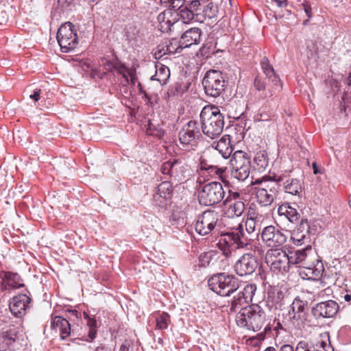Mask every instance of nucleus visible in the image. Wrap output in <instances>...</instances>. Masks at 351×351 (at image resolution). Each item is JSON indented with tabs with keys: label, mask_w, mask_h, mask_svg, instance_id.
<instances>
[{
	"label": "nucleus",
	"mask_w": 351,
	"mask_h": 351,
	"mask_svg": "<svg viewBox=\"0 0 351 351\" xmlns=\"http://www.w3.org/2000/svg\"><path fill=\"white\" fill-rule=\"evenodd\" d=\"M262 221V215L250 213L245 221V230L239 224L237 228L220 234L217 243L219 250L226 257H230L235 250L245 248L253 240L254 233Z\"/></svg>",
	"instance_id": "1"
},
{
	"label": "nucleus",
	"mask_w": 351,
	"mask_h": 351,
	"mask_svg": "<svg viewBox=\"0 0 351 351\" xmlns=\"http://www.w3.org/2000/svg\"><path fill=\"white\" fill-rule=\"evenodd\" d=\"M202 130L204 134L214 139L223 132L224 118L220 110L216 106H207L203 108L200 113Z\"/></svg>",
	"instance_id": "2"
},
{
	"label": "nucleus",
	"mask_w": 351,
	"mask_h": 351,
	"mask_svg": "<svg viewBox=\"0 0 351 351\" xmlns=\"http://www.w3.org/2000/svg\"><path fill=\"white\" fill-rule=\"evenodd\" d=\"M180 19L184 23L193 21L202 23L204 16L199 13H194V10H192L188 4H185V2L180 8H176L173 12L165 11L158 16L162 32L170 30L171 27Z\"/></svg>",
	"instance_id": "3"
},
{
	"label": "nucleus",
	"mask_w": 351,
	"mask_h": 351,
	"mask_svg": "<svg viewBox=\"0 0 351 351\" xmlns=\"http://www.w3.org/2000/svg\"><path fill=\"white\" fill-rule=\"evenodd\" d=\"M266 319V313L259 304H252L241 308L236 315L237 325L254 332L260 330Z\"/></svg>",
	"instance_id": "4"
},
{
	"label": "nucleus",
	"mask_w": 351,
	"mask_h": 351,
	"mask_svg": "<svg viewBox=\"0 0 351 351\" xmlns=\"http://www.w3.org/2000/svg\"><path fill=\"white\" fill-rule=\"evenodd\" d=\"M208 286L214 292L221 296H229L239 288V280L233 276L219 274L208 280Z\"/></svg>",
	"instance_id": "5"
},
{
	"label": "nucleus",
	"mask_w": 351,
	"mask_h": 351,
	"mask_svg": "<svg viewBox=\"0 0 351 351\" xmlns=\"http://www.w3.org/2000/svg\"><path fill=\"white\" fill-rule=\"evenodd\" d=\"M274 181L256 180L254 184H259L256 187L258 202L263 206L271 205L274 202L278 191V183L284 180L282 176H274Z\"/></svg>",
	"instance_id": "6"
},
{
	"label": "nucleus",
	"mask_w": 351,
	"mask_h": 351,
	"mask_svg": "<svg viewBox=\"0 0 351 351\" xmlns=\"http://www.w3.org/2000/svg\"><path fill=\"white\" fill-rule=\"evenodd\" d=\"M250 158L243 151H236L230 160L231 175L239 181L245 180L250 173Z\"/></svg>",
	"instance_id": "7"
},
{
	"label": "nucleus",
	"mask_w": 351,
	"mask_h": 351,
	"mask_svg": "<svg viewBox=\"0 0 351 351\" xmlns=\"http://www.w3.org/2000/svg\"><path fill=\"white\" fill-rule=\"evenodd\" d=\"M225 191L221 183L212 182L202 186L199 191L198 199L202 205L213 206L224 197Z\"/></svg>",
	"instance_id": "8"
},
{
	"label": "nucleus",
	"mask_w": 351,
	"mask_h": 351,
	"mask_svg": "<svg viewBox=\"0 0 351 351\" xmlns=\"http://www.w3.org/2000/svg\"><path fill=\"white\" fill-rule=\"evenodd\" d=\"M202 84L207 95L217 97L225 90L226 82L221 71L209 70L202 80Z\"/></svg>",
	"instance_id": "9"
},
{
	"label": "nucleus",
	"mask_w": 351,
	"mask_h": 351,
	"mask_svg": "<svg viewBox=\"0 0 351 351\" xmlns=\"http://www.w3.org/2000/svg\"><path fill=\"white\" fill-rule=\"evenodd\" d=\"M164 175H168L178 182H183L191 176V168L183 158L169 160L160 168Z\"/></svg>",
	"instance_id": "10"
},
{
	"label": "nucleus",
	"mask_w": 351,
	"mask_h": 351,
	"mask_svg": "<svg viewBox=\"0 0 351 351\" xmlns=\"http://www.w3.org/2000/svg\"><path fill=\"white\" fill-rule=\"evenodd\" d=\"M265 261L274 271H287L291 264L290 254L282 248H274L267 250Z\"/></svg>",
	"instance_id": "11"
},
{
	"label": "nucleus",
	"mask_w": 351,
	"mask_h": 351,
	"mask_svg": "<svg viewBox=\"0 0 351 351\" xmlns=\"http://www.w3.org/2000/svg\"><path fill=\"white\" fill-rule=\"evenodd\" d=\"M200 136L197 122L190 121L179 132V141L183 149L195 150Z\"/></svg>",
	"instance_id": "12"
},
{
	"label": "nucleus",
	"mask_w": 351,
	"mask_h": 351,
	"mask_svg": "<svg viewBox=\"0 0 351 351\" xmlns=\"http://www.w3.org/2000/svg\"><path fill=\"white\" fill-rule=\"evenodd\" d=\"M263 242L271 249L279 248L287 239L285 231L274 226L265 227L261 232Z\"/></svg>",
	"instance_id": "13"
},
{
	"label": "nucleus",
	"mask_w": 351,
	"mask_h": 351,
	"mask_svg": "<svg viewBox=\"0 0 351 351\" xmlns=\"http://www.w3.org/2000/svg\"><path fill=\"white\" fill-rule=\"evenodd\" d=\"M219 219L217 212L213 210L204 211L197 219L195 229L201 235L209 234L216 226Z\"/></svg>",
	"instance_id": "14"
},
{
	"label": "nucleus",
	"mask_w": 351,
	"mask_h": 351,
	"mask_svg": "<svg viewBox=\"0 0 351 351\" xmlns=\"http://www.w3.org/2000/svg\"><path fill=\"white\" fill-rule=\"evenodd\" d=\"M324 268L322 263L319 260L316 253L305 262L300 269V275L303 278L317 279L322 276Z\"/></svg>",
	"instance_id": "15"
},
{
	"label": "nucleus",
	"mask_w": 351,
	"mask_h": 351,
	"mask_svg": "<svg viewBox=\"0 0 351 351\" xmlns=\"http://www.w3.org/2000/svg\"><path fill=\"white\" fill-rule=\"evenodd\" d=\"M258 267L256 258L250 253L244 254L235 263L234 270L240 276L252 274Z\"/></svg>",
	"instance_id": "16"
},
{
	"label": "nucleus",
	"mask_w": 351,
	"mask_h": 351,
	"mask_svg": "<svg viewBox=\"0 0 351 351\" xmlns=\"http://www.w3.org/2000/svg\"><path fill=\"white\" fill-rule=\"evenodd\" d=\"M223 204L228 205L226 214L228 217H239L245 210V204L240 198L238 192L230 191L229 195L224 200Z\"/></svg>",
	"instance_id": "17"
},
{
	"label": "nucleus",
	"mask_w": 351,
	"mask_h": 351,
	"mask_svg": "<svg viewBox=\"0 0 351 351\" xmlns=\"http://www.w3.org/2000/svg\"><path fill=\"white\" fill-rule=\"evenodd\" d=\"M339 304L334 300H327L317 303L313 308L312 313L315 317L332 318L338 312Z\"/></svg>",
	"instance_id": "18"
},
{
	"label": "nucleus",
	"mask_w": 351,
	"mask_h": 351,
	"mask_svg": "<svg viewBox=\"0 0 351 351\" xmlns=\"http://www.w3.org/2000/svg\"><path fill=\"white\" fill-rule=\"evenodd\" d=\"M256 289L255 285H247L245 287L243 290L239 289L237 291L233 293L234 296L230 304V311L235 312L237 309L243 308V306L247 303V298H252Z\"/></svg>",
	"instance_id": "19"
},
{
	"label": "nucleus",
	"mask_w": 351,
	"mask_h": 351,
	"mask_svg": "<svg viewBox=\"0 0 351 351\" xmlns=\"http://www.w3.org/2000/svg\"><path fill=\"white\" fill-rule=\"evenodd\" d=\"M56 38L58 44H77L78 37L74 25L71 22H66L59 27Z\"/></svg>",
	"instance_id": "20"
},
{
	"label": "nucleus",
	"mask_w": 351,
	"mask_h": 351,
	"mask_svg": "<svg viewBox=\"0 0 351 351\" xmlns=\"http://www.w3.org/2000/svg\"><path fill=\"white\" fill-rule=\"evenodd\" d=\"M172 186L169 182H162L153 195V202L157 206L163 207L171 197Z\"/></svg>",
	"instance_id": "21"
},
{
	"label": "nucleus",
	"mask_w": 351,
	"mask_h": 351,
	"mask_svg": "<svg viewBox=\"0 0 351 351\" xmlns=\"http://www.w3.org/2000/svg\"><path fill=\"white\" fill-rule=\"evenodd\" d=\"M30 301L31 299L26 294H19L16 295L10 302V310L15 316L21 317L25 314Z\"/></svg>",
	"instance_id": "22"
},
{
	"label": "nucleus",
	"mask_w": 351,
	"mask_h": 351,
	"mask_svg": "<svg viewBox=\"0 0 351 351\" xmlns=\"http://www.w3.org/2000/svg\"><path fill=\"white\" fill-rule=\"evenodd\" d=\"M324 337L326 339L317 341L314 350L311 349L307 341L302 340L297 343L294 351H334L329 341L328 334H324Z\"/></svg>",
	"instance_id": "23"
},
{
	"label": "nucleus",
	"mask_w": 351,
	"mask_h": 351,
	"mask_svg": "<svg viewBox=\"0 0 351 351\" xmlns=\"http://www.w3.org/2000/svg\"><path fill=\"white\" fill-rule=\"evenodd\" d=\"M315 253L311 245L306 246L304 249L291 252L290 258L291 265H299L301 268L303 264L308 261V259Z\"/></svg>",
	"instance_id": "24"
},
{
	"label": "nucleus",
	"mask_w": 351,
	"mask_h": 351,
	"mask_svg": "<svg viewBox=\"0 0 351 351\" xmlns=\"http://www.w3.org/2000/svg\"><path fill=\"white\" fill-rule=\"evenodd\" d=\"M212 147L218 151L223 158H228L233 151L230 135L223 136L219 141L212 144Z\"/></svg>",
	"instance_id": "25"
},
{
	"label": "nucleus",
	"mask_w": 351,
	"mask_h": 351,
	"mask_svg": "<svg viewBox=\"0 0 351 351\" xmlns=\"http://www.w3.org/2000/svg\"><path fill=\"white\" fill-rule=\"evenodd\" d=\"M261 64L264 73L268 78V82L274 84V89L276 90H280L282 88L280 80L274 73V68L269 64L268 59L267 58H263Z\"/></svg>",
	"instance_id": "26"
},
{
	"label": "nucleus",
	"mask_w": 351,
	"mask_h": 351,
	"mask_svg": "<svg viewBox=\"0 0 351 351\" xmlns=\"http://www.w3.org/2000/svg\"><path fill=\"white\" fill-rule=\"evenodd\" d=\"M306 307V304L304 301L295 298L288 312L289 319L293 321H298L303 319L305 315Z\"/></svg>",
	"instance_id": "27"
},
{
	"label": "nucleus",
	"mask_w": 351,
	"mask_h": 351,
	"mask_svg": "<svg viewBox=\"0 0 351 351\" xmlns=\"http://www.w3.org/2000/svg\"><path fill=\"white\" fill-rule=\"evenodd\" d=\"M51 328L56 331L59 330L62 339H65L71 333V326L68 320L61 316H56L52 322Z\"/></svg>",
	"instance_id": "28"
},
{
	"label": "nucleus",
	"mask_w": 351,
	"mask_h": 351,
	"mask_svg": "<svg viewBox=\"0 0 351 351\" xmlns=\"http://www.w3.org/2000/svg\"><path fill=\"white\" fill-rule=\"evenodd\" d=\"M309 224L306 219H302L300 224L297 226L295 230L292 233L291 239L293 243L297 245H300L301 242L306 238L308 233Z\"/></svg>",
	"instance_id": "29"
},
{
	"label": "nucleus",
	"mask_w": 351,
	"mask_h": 351,
	"mask_svg": "<svg viewBox=\"0 0 351 351\" xmlns=\"http://www.w3.org/2000/svg\"><path fill=\"white\" fill-rule=\"evenodd\" d=\"M278 213L280 217L288 219L292 223L296 222L300 217V214L297 210L289 204L280 206L278 208Z\"/></svg>",
	"instance_id": "30"
},
{
	"label": "nucleus",
	"mask_w": 351,
	"mask_h": 351,
	"mask_svg": "<svg viewBox=\"0 0 351 351\" xmlns=\"http://www.w3.org/2000/svg\"><path fill=\"white\" fill-rule=\"evenodd\" d=\"M201 30L194 27L186 30L182 36V44H199L200 41Z\"/></svg>",
	"instance_id": "31"
},
{
	"label": "nucleus",
	"mask_w": 351,
	"mask_h": 351,
	"mask_svg": "<svg viewBox=\"0 0 351 351\" xmlns=\"http://www.w3.org/2000/svg\"><path fill=\"white\" fill-rule=\"evenodd\" d=\"M254 168L260 171H264L269 165V158L265 151L257 152L254 158Z\"/></svg>",
	"instance_id": "32"
},
{
	"label": "nucleus",
	"mask_w": 351,
	"mask_h": 351,
	"mask_svg": "<svg viewBox=\"0 0 351 351\" xmlns=\"http://www.w3.org/2000/svg\"><path fill=\"white\" fill-rule=\"evenodd\" d=\"M284 189L286 193L291 195H299L302 192L300 182L294 178H289L284 182Z\"/></svg>",
	"instance_id": "33"
},
{
	"label": "nucleus",
	"mask_w": 351,
	"mask_h": 351,
	"mask_svg": "<svg viewBox=\"0 0 351 351\" xmlns=\"http://www.w3.org/2000/svg\"><path fill=\"white\" fill-rule=\"evenodd\" d=\"M170 77V71L168 67L161 64L159 67H156V74L152 76V80H157L160 84H165Z\"/></svg>",
	"instance_id": "34"
},
{
	"label": "nucleus",
	"mask_w": 351,
	"mask_h": 351,
	"mask_svg": "<svg viewBox=\"0 0 351 351\" xmlns=\"http://www.w3.org/2000/svg\"><path fill=\"white\" fill-rule=\"evenodd\" d=\"M267 88L264 82H262L259 78L256 77L254 80V86L258 91H263V97L264 98L270 97L274 95V92L276 91L274 89V84L269 82Z\"/></svg>",
	"instance_id": "35"
},
{
	"label": "nucleus",
	"mask_w": 351,
	"mask_h": 351,
	"mask_svg": "<svg viewBox=\"0 0 351 351\" xmlns=\"http://www.w3.org/2000/svg\"><path fill=\"white\" fill-rule=\"evenodd\" d=\"M103 61V64L106 66V70L112 71V69H115L118 73L121 74L123 77H126V71L128 68H127L123 64L121 63L118 60L111 62L104 59Z\"/></svg>",
	"instance_id": "36"
},
{
	"label": "nucleus",
	"mask_w": 351,
	"mask_h": 351,
	"mask_svg": "<svg viewBox=\"0 0 351 351\" xmlns=\"http://www.w3.org/2000/svg\"><path fill=\"white\" fill-rule=\"evenodd\" d=\"M145 127L146 133L148 135L161 137L164 134L162 128L158 123H155L154 121L148 120Z\"/></svg>",
	"instance_id": "37"
},
{
	"label": "nucleus",
	"mask_w": 351,
	"mask_h": 351,
	"mask_svg": "<svg viewBox=\"0 0 351 351\" xmlns=\"http://www.w3.org/2000/svg\"><path fill=\"white\" fill-rule=\"evenodd\" d=\"M84 317L87 320V326L89 328L88 337L92 341L95 338L97 334V321L95 319L90 317L86 313H84Z\"/></svg>",
	"instance_id": "38"
},
{
	"label": "nucleus",
	"mask_w": 351,
	"mask_h": 351,
	"mask_svg": "<svg viewBox=\"0 0 351 351\" xmlns=\"http://www.w3.org/2000/svg\"><path fill=\"white\" fill-rule=\"evenodd\" d=\"M16 337L14 330L10 329L0 335V342L5 343L10 347L16 341Z\"/></svg>",
	"instance_id": "39"
},
{
	"label": "nucleus",
	"mask_w": 351,
	"mask_h": 351,
	"mask_svg": "<svg viewBox=\"0 0 351 351\" xmlns=\"http://www.w3.org/2000/svg\"><path fill=\"white\" fill-rule=\"evenodd\" d=\"M160 3L168 8L169 12L176 10V8H180L184 4V0H160Z\"/></svg>",
	"instance_id": "40"
},
{
	"label": "nucleus",
	"mask_w": 351,
	"mask_h": 351,
	"mask_svg": "<svg viewBox=\"0 0 351 351\" xmlns=\"http://www.w3.org/2000/svg\"><path fill=\"white\" fill-rule=\"evenodd\" d=\"M169 322V315L166 313H162L156 318V328L160 330L166 329Z\"/></svg>",
	"instance_id": "41"
},
{
	"label": "nucleus",
	"mask_w": 351,
	"mask_h": 351,
	"mask_svg": "<svg viewBox=\"0 0 351 351\" xmlns=\"http://www.w3.org/2000/svg\"><path fill=\"white\" fill-rule=\"evenodd\" d=\"M203 12L204 14L201 15L204 16V20L206 19V17L209 19H212L216 16L217 10L213 3H209L204 8Z\"/></svg>",
	"instance_id": "42"
},
{
	"label": "nucleus",
	"mask_w": 351,
	"mask_h": 351,
	"mask_svg": "<svg viewBox=\"0 0 351 351\" xmlns=\"http://www.w3.org/2000/svg\"><path fill=\"white\" fill-rule=\"evenodd\" d=\"M19 278V276L17 274H12L8 278V285L14 289L23 287L24 285L23 283L17 282L16 281Z\"/></svg>",
	"instance_id": "43"
},
{
	"label": "nucleus",
	"mask_w": 351,
	"mask_h": 351,
	"mask_svg": "<svg viewBox=\"0 0 351 351\" xmlns=\"http://www.w3.org/2000/svg\"><path fill=\"white\" fill-rule=\"evenodd\" d=\"M268 2L274 8H285L287 5V0H269Z\"/></svg>",
	"instance_id": "44"
},
{
	"label": "nucleus",
	"mask_w": 351,
	"mask_h": 351,
	"mask_svg": "<svg viewBox=\"0 0 351 351\" xmlns=\"http://www.w3.org/2000/svg\"><path fill=\"white\" fill-rule=\"evenodd\" d=\"M207 169L210 170V172H213L216 175H217L219 177H221V176H222V175L225 172L226 168H225V167H218L217 166L211 165Z\"/></svg>",
	"instance_id": "45"
},
{
	"label": "nucleus",
	"mask_w": 351,
	"mask_h": 351,
	"mask_svg": "<svg viewBox=\"0 0 351 351\" xmlns=\"http://www.w3.org/2000/svg\"><path fill=\"white\" fill-rule=\"evenodd\" d=\"M132 84H135L136 80V69H128L126 71V77H125L127 81H129V78Z\"/></svg>",
	"instance_id": "46"
},
{
	"label": "nucleus",
	"mask_w": 351,
	"mask_h": 351,
	"mask_svg": "<svg viewBox=\"0 0 351 351\" xmlns=\"http://www.w3.org/2000/svg\"><path fill=\"white\" fill-rule=\"evenodd\" d=\"M175 45H165L167 53H180L184 47L182 45H178L176 48H174Z\"/></svg>",
	"instance_id": "47"
},
{
	"label": "nucleus",
	"mask_w": 351,
	"mask_h": 351,
	"mask_svg": "<svg viewBox=\"0 0 351 351\" xmlns=\"http://www.w3.org/2000/svg\"><path fill=\"white\" fill-rule=\"evenodd\" d=\"M159 47H162V48L158 49L155 51L154 56L156 59L160 58L167 53L165 45H159Z\"/></svg>",
	"instance_id": "48"
},
{
	"label": "nucleus",
	"mask_w": 351,
	"mask_h": 351,
	"mask_svg": "<svg viewBox=\"0 0 351 351\" xmlns=\"http://www.w3.org/2000/svg\"><path fill=\"white\" fill-rule=\"evenodd\" d=\"M188 5L191 9H192V10H194V13H198L197 11L200 6V2L199 0H193L191 1L190 3L188 4Z\"/></svg>",
	"instance_id": "49"
},
{
	"label": "nucleus",
	"mask_w": 351,
	"mask_h": 351,
	"mask_svg": "<svg viewBox=\"0 0 351 351\" xmlns=\"http://www.w3.org/2000/svg\"><path fill=\"white\" fill-rule=\"evenodd\" d=\"M58 47L62 53H69L74 49V47L71 45H58Z\"/></svg>",
	"instance_id": "50"
},
{
	"label": "nucleus",
	"mask_w": 351,
	"mask_h": 351,
	"mask_svg": "<svg viewBox=\"0 0 351 351\" xmlns=\"http://www.w3.org/2000/svg\"><path fill=\"white\" fill-rule=\"evenodd\" d=\"M40 89H36L34 91L32 94L29 95V97L32 99H34L35 101H37L40 99Z\"/></svg>",
	"instance_id": "51"
},
{
	"label": "nucleus",
	"mask_w": 351,
	"mask_h": 351,
	"mask_svg": "<svg viewBox=\"0 0 351 351\" xmlns=\"http://www.w3.org/2000/svg\"><path fill=\"white\" fill-rule=\"evenodd\" d=\"M130 343L128 341H125V342L121 346L119 351H130Z\"/></svg>",
	"instance_id": "52"
},
{
	"label": "nucleus",
	"mask_w": 351,
	"mask_h": 351,
	"mask_svg": "<svg viewBox=\"0 0 351 351\" xmlns=\"http://www.w3.org/2000/svg\"><path fill=\"white\" fill-rule=\"evenodd\" d=\"M304 9L306 14L308 18H311L312 16V8L309 5H304Z\"/></svg>",
	"instance_id": "53"
},
{
	"label": "nucleus",
	"mask_w": 351,
	"mask_h": 351,
	"mask_svg": "<svg viewBox=\"0 0 351 351\" xmlns=\"http://www.w3.org/2000/svg\"><path fill=\"white\" fill-rule=\"evenodd\" d=\"M280 351H294V349L292 346L285 344L280 348Z\"/></svg>",
	"instance_id": "54"
},
{
	"label": "nucleus",
	"mask_w": 351,
	"mask_h": 351,
	"mask_svg": "<svg viewBox=\"0 0 351 351\" xmlns=\"http://www.w3.org/2000/svg\"><path fill=\"white\" fill-rule=\"evenodd\" d=\"M206 45H203V47L200 49L201 53L206 57V58H208L210 57V53H206Z\"/></svg>",
	"instance_id": "55"
},
{
	"label": "nucleus",
	"mask_w": 351,
	"mask_h": 351,
	"mask_svg": "<svg viewBox=\"0 0 351 351\" xmlns=\"http://www.w3.org/2000/svg\"><path fill=\"white\" fill-rule=\"evenodd\" d=\"M71 0H58V3L64 5V4H69Z\"/></svg>",
	"instance_id": "56"
},
{
	"label": "nucleus",
	"mask_w": 351,
	"mask_h": 351,
	"mask_svg": "<svg viewBox=\"0 0 351 351\" xmlns=\"http://www.w3.org/2000/svg\"><path fill=\"white\" fill-rule=\"evenodd\" d=\"M330 289H326L324 291L319 293V297H323L324 293H327L328 292H330Z\"/></svg>",
	"instance_id": "57"
},
{
	"label": "nucleus",
	"mask_w": 351,
	"mask_h": 351,
	"mask_svg": "<svg viewBox=\"0 0 351 351\" xmlns=\"http://www.w3.org/2000/svg\"><path fill=\"white\" fill-rule=\"evenodd\" d=\"M347 81H348V84L351 85V72L350 73V74L347 78Z\"/></svg>",
	"instance_id": "58"
},
{
	"label": "nucleus",
	"mask_w": 351,
	"mask_h": 351,
	"mask_svg": "<svg viewBox=\"0 0 351 351\" xmlns=\"http://www.w3.org/2000/svg\"><path fill=\"white\" fill-rule=\"evenodd\" d=\"M344 298L346 301L349 302L351 300V295L347 294L345 295Z\"/></svg>",
	"instance_id": "59"
},
{
	"label": "nucleus",
	"mask_w": 351,
	"mask_h": 351,
	"mask_svg": "<svg viewBox=\"0 0 351 351\" xmlns=\"http://www.w3.org/2000/svg\"><path fill=\"white\" fill-rule=\"evenodd\" d=\"M264 351H276V350L273 347H269V348H266Z\"/></svg>",
	"instance_id": "60"
},
{
	"label": "nucleus",
	"mask_w": 351,
	"mask_h": 351,
	"mask_svg": "<svg viewBox=\"0 0 351 351\" xmlns=\"http://www.w3.org/2000/svg\"><path fill=\"white\" fill-rule=\"evenodd\" d=\"M313 169H314V173H317V169L316 164L313 163Z\"/></svg>",
	"instance_id": "61"
},
{
	"label": "nucleus",
	"mask_w": 351,
	"mask_h": 351,
	"mask_svg": "<svg viewBox=\"0 0 351 351\" xmlns=\"http://www.w3.org/2000/svg\"><path fill=\"white\" fill-rule=\"evenodd\" d=\"M349 206L351 208V194L349 195V201H348Z\"/></svg>",
	"instance_id": "62"
},
{
	"label": "nucleus",
	"mask_w": 351,
	"mask_h": 351,
	"mask_svg": "<svg viewBox=\"0 0 351 351\" xmlns=\"http://www.w3.org/2000/svg\"><path fill=\"white\" fill-rule=\"evenodd\" d=\"M234 40L237 43V44H238L239 43V40H235L234 39Z\"/></svg>",
	"instance_id": "63"
},
{
	"label": "nucleus",
	"mask_w": 351,
	"mask_h": 351,
	"mask_svg": "<svg viewBox=\"0 0 351 351\" xmlns=\"http://www.w3.org/2000/svg\"><path fill=\"white\" fill-rule=\"evenodd\" d=\"M189 46H190V45H185V47H189Z\"/></svg>",
	"instance_id": "64"
}]
</instances>
